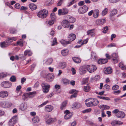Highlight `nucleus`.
Listing matches in <instances>:
<instances>
[{"mask_svg":"<svg viewBox=\"0 0 126 126\" xmlns=\"http://www.w3.org/2000/svg\"><path fill=\"white\" fill-rule=\"evenodd\" d=\"M119 65L120 68L122 70H126V67L124 65L123 62H120L119 64Z\"/></svg>","mask_w":126,"mask_h":126,"instance_id":"obj_40","label":"nucleus"},{"mask_svg":"<svg viewBox=\"0 0 126 126\" xmlns=\"http://www.w3.org/2000/svg\"><path fill=\"white\" fill-rule=\"evenodd\" d=\"M12 105L11 102L2 101L0 102V105L4 108H9Z\"/></svg>","mask_w":126,"mask_h":126,"instance_id":"obj_9","label":"nucleus"},{"mask_svg":"<svg viewBox=\"0 0 126 126\" xmlns=\"http://www.w3.org/2000/svg\"><path fill=\"white\" fill-rule=\"evenodd\" d=\"M41 86L44 93H46L48 92L50 87V86L49 84L47 83H43L42 84Z\"/></svg>","mask_w":126,"mask_h":126,"instance_id":"obj_4","label":"nucleus"},{"mask_svg":"<svg viewBox=\"0 0 126 126\" xmlns=\"http://www.w3.org/2000/svg\"><path fill=\"white\" fill-rule=\"evenodd\" d=\"M29 6L30 9L32 11L36 10L37 8V6L33 3L29 4Z\"/></svg>","mask_w":126,"mask_h":126,"instance_id":"obj_29","label":"nucleus"},{"mask_svg":"<svg viewBox=\"0 0 126 126\" xmlns=\"http://www.w3.org/2000/svg\"><path fill=\"white\" fill-rule=\"evenodd\" d=\"M10 44L7 40L0 43V46L2 48H4L7 47Z\"/></svg>","mask_w":126,"mask_h":126,"instance_id":"obj_22","label":"nucleus"},{"mask_svg":"<svg viewBox=\"0 0 126 126\" xmlns=\"http://www.w3.org/2000/svg\"><path fill=\"white\" fill-rule=\"evenodd\" d=\"M27 108V104L25 103H22L20 105L19 109L21 110H24Z\"/></svg>","mask_w":126,"mask_h":126,"instance_id":"obj_24","label":"nucleus"},{"mask_svg":"<svg viewBox=\"0 0 126 126\" xmlns=\"http://www.w3.org/2000/svg\"><path fill=\"white\" fill-rule=\"evenodd\" d=\"M32 121L34 123H37L39 121V119L38 117L35 116L32 119Z\"/></svg>","mask_w":126,"mask_h":126,"instance_id":"obj_44","label":"nucleus"},{"mask_svg":"<svg viewBox=\"0 0 126 126\" xmlns=\"http://www.w3.org/2000/svg\"><path fill=\"white\" fill-rule=\"evenodd\" d=\"M60 43L63 46H65L68 44L71 43V42L69 41H67L64 40H62L60 41Z\"/></svg>","mask_w":126,"mask_h":126,"instance_id":"obj_31","label":"nucleus"},{"mask_svg":"<svg viewBox=\"0 0 126 126\" xmlns=\"http://www.w3.org/2000/svg\"><path fill=\"white\" fill-rule=\"evenodd\" d=\"M104 88L107 91H109L110 89V86L108 84H106L104 85Z\"/></svg>","mask_w":126,"mask_h":126,"instance_id":"obj_55","label":"nucleus"},{"mask_svg":"<svg viewBox=\"0 0 126 126\" xmlns=\"http://www.w3.org/2000/svg\"><path fill=\"white\" fill-rule=\"evenodd\" d=\"M68 12V10L66 8H63L62 9H60L58 10V14L59 16L62 15H64L67 14Z\"/></svg>","mask_w":126,"mask_h":126,"instance_id":"obj_7","label":"nucleus"},{"mask_svg":"<svg viewBox=\"0 0 126 126\" xmlns=\"http://www.w3.org/2000/svg\"><path fill=\"white\" fill-rule=\"evenodd\" d=\"M108 9L107 8H106L102 12V16H104L106 15L108 13Z\"/></svg>","mask_w":126,"mask_h":126,"instance_id":"obj_45","label":"nucleus"},{"mask_svg":"<svg viewBox=\"0 0 126 126\" xmlns=\"http://www.w3.org/2000/svg\"><path fill=\"white\" fill-rule=\"evenodd\" d=\"M48 15V10L46 9H44L41 10L38 12L37 16L39 18L43 19L46 18Z\"/></svg>","mask_w":126,"mask_h":126,"instance_id":"obj_2","label":"nucleus"},{"mask_svg":"<svg viewBox=\"0 0 126 126\" xmlns=\"http://www.w3.org/2000/svg\"><path fill=\"white\" fill-rule=\"evenodd\" d=\"M88 9V8L87 6L84 5L82 7H79L78 11L80 14H82L86 12Z\"/></svg>","mask_w":126,"mask_h":126,"instance_id":"obj_5","label":"nucleus"},{"mask_svg":"<svg viewBox=\"0 0 126 126\" xmlns=\"http://www.w3.org/2000/svg\"><path fill=\"white\" fill-rule=\"evenodd\" d=\"M77 1V0H72L70 2L68 3L67 5L68 7H69L74 3L76 2Z\"/></svg>","mask_w":126,"mask_h":126,"instance_id":"obj_46","label":"nucleus"},{"mask_svg":"<svg viewBox=\"0 0 126 126\" xmlns=\"http://www.w3.org/2000/svg\"><path fill=\"white\" fill-rule=\"evenodd\" d=\"M119 88V86L118 85H113L112 88V89L113 90H117Z\"/></svg>","mask_w":126,"mask_h":126,"instance_id":"obj_52","label":"nucleus"},{"mask_svg":"<svg viewBox=\"0 0 126 126\" xmlns=\"http://www.w3.org/2000/svg\"><path fill=\"white\" fill-rule=\"evenodd\" d=\"M105 21L104 19H100L97 20L96 21V23L97 25H102L105 23Z\"/></svg>","mask_w":126,"mask_h":126,"instance_id":"obj_19","label":"nucleus"},{"mask_svg":"<svg viewBox=\"0 0 126 126\" xmlns=\"http://www.w3.org/2000/svg\"><path fill=\"white\" fill-rule=\"evenodd\" d=\"M89 124L91 125L92 126H96V125L94 123L92 122H90L89 123Z\"/></svg>","mask_w":126,"mask_h":126,"instance_id":"obj_64","label":"nucleus"},{"mask_svg":"<svg viewBox=\"0 0 126 126\" xmlns=\"http://www.w3.org/2000/svg\"><path fill=\"white\" fill-rule=\"evenodd\" d=\"M62 81L64 84H67L69 82L68 80L67 79H63L62 80Z\"/></svg>","mask_w":126,"mask_h":126,"instance_id":"obj_59","label":"nucleus"},{"mask_svg":"<svg viewBox=\"0 0 126 126\" xmlns=\"http://www.w3.org/2000/svg\"><path fill=\"white\" fill-rule=\"evenodd\" d=\"M77 94V92H75L74 93L71 95L70 96V98H73L74 97L75 98L76 97V94Z\"/></svg>","mask_w":126,"mask_h":126,"instance_id":"obj_58","label":"nucleus"},{"mask_svg":"<svg viewBox=\"0 0 126 126\" xmlns=\"http://www.w3.org/2000/svg\"><path fill=\"white\" fill-rule=\"evenodd\" d=\"M67 20L69 23H73L76 21V19L73 17L70 16L68 15L67 16Z\"/></svg>","mask_w":126,"mask_h":126,"instance_id":"obj_16","label":"nucleus"},{"mask_svg":"<svg viewBox=\"0 0 126 126\" xmlns=\"http://www.w3.org/2000/svg\"><path fill=\"white\" fill-rule=\"evenodd\" d=\"M111 125L113 126H119L123 124V122L117 120H114L111 123Z\"/></svg>","mask_w":126,"mask_h":126,"instance_id":"obj_18","label":"nucleus"},{"mask_svg":"<svg viewBox=\"0 0 126 126\" xmlns=\"http://www.w3.org/2000/svg\"><path fill=\"white\" fill-rule=\"evenodd\" d=\"M17 44L20 46H23V41L22 40L20 39L19 41L17 42Z\"/></svg>","mask_w":126,"mask_h":126,"instance_id":"obj_48","label":"nucleus"},{"mask_svg":"<svg viewBox=\"0 0 126 126\" xmlns=\"http://www.w3.org/2000/svg\"><path fill=\"white\" fill-rule=\"evenodd\" d=\"M53 61L52 59L51 58H48L44 61V62L47 64H50Z\"/></svg>","mask_w":126,"mask_h":126,"instance_id":"obj_32","label":"nucleus"},{"mask_svg":"<svg viewBox=\"0 0 126 126\" xmlns=\"http://www.w3.org/2000/svg\"><path fill=\"white\" fill-rule=\"evenodd\" d=\"M69 50L67 49L62 50L61 51V54L64 56L67 55L69 52Z\"/></svg>","mask_w":126,"mask_h":126,"instance_id":"obj_34","label":"nucleus"},{"mask_svg":"<svg viewBox=\"0 0 126 126\" xmlns=\"http://www.w3.org/2000/svg\"><path fill=\"white\" fill-rule=\"evenodd\" d=\"M86 68L84 66L80 67L79 69V72L80 75H82L85 74L86 72Z\"/></svg>","mask_w":126,"mask_h":126,"instance_id":"obj_17","label":"nucleus"},{"mask_svg":"<svg viewBox=\"0 0 126 126\" xmlns=\"http://www.w3.org/2000/svg\"><path fill=\"white\" fill-rule=\"evenodd\" d=\"M32 54V52L30 50H27L24 52V55L25 56L28 54L29 56H31Z\"/></svg>","mask_w":126,"mask_h":126,"instance_id":"obj_41","label":"nucleus"},{"mask_svg":"<svg viewBox=\"0 0 126 126\" xmlns=\"http://www.w3.org/2000/svg\"><path fill=\"white\" fill-rule=\"evenodd\" d=\"M64 112V113H66L64 116V118L65 119H68L70 118L72 116V114L70 113L69 111L67 110H66Z\"/></svg>","mask_w":126,"mask_h":126,"instance_id":"obj_14","label":"nucleus"},{"mask_svg":"<svg viewBox=\"0 0 126 126\" xmlns=\"http://www.w3.org/2000/svg\"><path fill=\"white\" fill-rule=\"evenodd\" d=\"M111 57L112 58V61L114 63H117L118 61V56L116 53H113L111 55Z\"/></svg>","mask_w":126,"mask_h":126,"instance_id":"obj_10","label":"nucleus"},{"mask_svg":"<svg viewBox=\"0 0 126 126\" xmlns=\"http://www.w3.org/2000/svg\"><path fill=\"white\" fill-rule=\"evenodd\" d=\"M45 110L47 112L51 111L53 109L52 106L50 105H47L45 107Z\"/></svg>","mask_w":126,"mask_h":126,"instance_id":"obj_25","label":"nucleus"},{"mask_svg":"<svg viewBox=\"0 0 126 126\" xmlns=\"http://www.w3.org/2000/svg\"><path fill=\"white\" fill-rule=\"evenodd\" d=\"M98 97L100 99H103L106 100H110V98L108 97L101 96H98Z\"/></svg>","mask_w":126,"mask_h":126,"instance_id":"obj_47","label":"nucleus"},{"mask_svg":"<svg viewBox=\"0 0 126 126\" xmlns=\"http://www.w3.org/2000/svg\"><path fill=\"white\" fill-rule=\"evenodd\" d=\"M56 121V118H51L48 119L46 122L47 124H49Z\"/></svg>","mask_w":126,"mask_h":126,"instance_id":"obj_26","label":"nucleus"},{"mask_svg":"<svg viewBox=\"0 0 126 126\" xmlns=\"http://www.w3.org/2000/svg\"><path fill=\"white\" fill-rule=\"evenodd\" d=\"M68 38H69V40H70V41L71 42L75 40L76 38V35L74 34H71L69 35Z\"/></svg>","mask_w":126,"mask_h":126,"instance_id":"obj_30","label":"nucleus"},{"mask_svg":"<svg viewBox=\"0 0 126 126\" xmlns=\"http://www.w3.org/2000/svg\"><path fill=\"white\" fill-rule=\"evenodd\" d=\"M16 118V116H14L9 120L8 123L9 126H13L15 125L17 121Z\"/></svg>","mask_w":126,"mask_h":126,"instance_id":"obj_8","label":"nucleus"},{"mask_svg":"<svg viewBox=\"0 0 126 126\" xmlns=\"http://www.w3.org/2000/svg\"><path fill=\"white\" fill-rule=\"evenodd\" d=\"M117 11L116 10H113L111 12L110 16L111 19L112 16H114L116 15L117 13Z\"/></svg>","mask_w":126,"mask_h":126,"instance_id":"obj_37","label":"nucleus"},{"mask_svg":"<svg viewBox=\"0 0 126 126\" xmlns=\"http://www.w3.org/2000/svg\"><path fill=\"white\" fill-rule=\"evenodd\" d=\"M91 110V109L89 108L85 110L82 111V112L86 113L88 112H90Z\"/></svg>","mask_w":126,"mask_h":126,"instance_id":"obj_57","label":"nucleus"},{"mask_svg":"<svg viewBox=\"0 0 126 126\" xmlns=\"http://www.w3.org/2000/svg\"><path fill=\"white\" fill-rule=\"evenodd\" d=\"M87 70L90 73L93 72L97 68L95 65H87L86 67Z\"/></svg>","mask_w":126,"mask_h":126,"instance_id":"obj_6","label":"nucleus"},{"mask_svg":"<svg viewBox=\"0 0 126 126\" xmlns=\"http://www.w3.org/2000/svg\"><path fill=\"white\" fill-rule=\"evenodd\" d=\"M10 80L12 82H15L16 80V78L15 76H13L10 78Z\"/></svg>","mask_w":126,"mask_h":126,"instance_id":"obj_51","label":"nucleus"},{"mask_svg":"<svg viewBox=\"0 0 126 126\" xmlns=\"http://www.w3.org/2000/svg\"><path fill=\"white\" fill-rule=\"evenodd\" d=\"M71 71L73 75H74L76 73V70L74 68H72Z\"/></svg>","mask_w":126,"mask_h":126,"instance_id":"obj_61","label":"nucleus"},{"mask_svg":"<svg viewBox=\"0 0 126 126\" xmlns=\"http://www.w3.org/2000/svg\"><path fill=\"white\" fill-rule=\"evenodd\" d=\"M84 1H79L78 3V5L79 6H81L84 5Z\"/></svg>","mask_w":126,"mask_h":126,"instance_id":"obj_63","label":"nucleus"},{"mask_svg":"<svg viewBox=\"0 0 126 126\" xmlns=\"http://www.w3.org/2000/svg\"><path fill=\"white\" fill-rule=\"evenodd\" d=\"M112 69L111 67H108L104 71V73L106 74H109L112 72Z\"/></svg>","mask_w":126,"mask_h":126,"instance_id":"obj_36","label":"nucleus"},{"mask_svg":"<svg viewBox=\"0 0 126 126\" xmlns=\"http://www.w3.org/2000/svg\"><path fill=\"white\" fill-rule=\"evenodd\" d=\"M63 0H60L57 3L58 6H60L62 3Z\"/></svg>","mask_w":126,"mask_h":126,"instance_id":"obj_62","label":"nucleus"},{"mask_svg":"<svg viewBox=\"0 0 126 126\" xmlns=\"http://www.w3.org/2000/svg\"><path fill=\"white\" fill-rule=\"evenodd\" d=\"M62 26L64 28H67L69 26V23L67 20H64L62 22Z\"/></svg>","mask_w":126,"mask_h":126,"instance_id":"obj_15","label":"nucleus"},{"mask_svg":"<svg viewBox=\"0 0 126 126\" xmlns=\"http://www.w3.org/2000/svg\"><path fill=\"white\" fill-rule=\"evenodd\" d=\"M66 65V63L64 62H61L59 65V67L61 69H63L65 68Z\"/></svg>","mask_w":126,"mask_h":126,"instance_id":"obj_28","label":"nucleus"},{"mask_svg":"<svg viewBox=\"0 0 126 126\" xmlns=\"http://www.w3.org/2000/svg\"><path fill=\"white\" fill-rule=\"evenodd\" d=\"M36 94V92L35 91L31 92L25 94V96L27 99L29 98H32L35 96Z\"/></svg>","mask_w":126,"mask_h":126,"instance_id":"obj_12","label":"nucleus"},{"mask_svg":"<svg viewBox=\"0 0 126 126\" xmlns=\"http://www.w3.org/2000/svg\"><path fill=\"white\" fill-rule=\"evenodd\" d=\"M91 56L92 58L95 59H96V54L94 52H93L91 53Z\"/></svg>","mask_w":126,"mask_h":126,"instance_id":"obj_49","label":"nucleus"},{"mask_svg":"<svg viewBox=\"0 0 126 126\" xmlns=\"http://www.w3.org/2000/svg\"><path fill=\"white\" fill-rule=\"evenodd\" d=\"M108 61L107 59H100L98 61V63L100 64H102L106 63Z\"/></svg>","mask_w":126,"mask_h":126,"instance_id":"obj_23","label":"nucleus"},{"mask_svg":"<svg viewBox=\"0 0 126 126\" xmlns=\"http://www.w3.org/2000/svg\"><path fill=\"white\" fill-rule=\"evenodd\" d=\"M67 100H65L64 101L61 105L60 108L62 110L65 109L67 104Z\"/></svg>","mask_w":126,"mask_h":126,"instance_id":"obj_33","label":"nucleus"},{"mask_svg":"<svg viewBox=\"0 0 126 126\" xmlns=\"http://www.w3.org/2000/svg\"><path fill=\"white\" fill-rule=\"evenodd\" d=\"M105 105H100L99 107V108H100L102 110H105Z\"/></svg>","mask_w":126,"mask_h":126,"instance_id":"obj_60","label":"nucleus"},{"mask_svg":"<svg viewBox=\"0 0 126 126\" xmlns=\"http://www.w3.org/2000/svg\"><path fill=\"white\" fill-rule=\"evenodd\" d=\"M46 78L48 81H51L53 79L54 75L52 74H48L46 76Z\"/></svg>","mask_w":126,"mask_h":126,"instance_id":"obj_13","label":"nucleus"},{"mask_svg":"<svg viewBox=\"0 0 126 126\" xmlns=\"http://www.w3.org/2000/svg\"><path fill=\"white\" fill-rule=\"evenodd\" d=\"M88 78L84 79L82 82V84H84L88 82Z\"/></svg>","mask_w":126,"mask_h":126,"instance_id":"obj_53","label":"nucleus"},{"mask_svg":"<svg viewBox=\"0 0 126 126\" xmlns=\"http://www.w3.org/2000/svg\"><path fill=\"white\" fill-rule=\"evenodd\" d=\"M99 15V11L98 10L96 9L94 11L93 16L94 18H97Z\"/></svg>","mask_w":126,"mask_h":126,"instance_id":"obj_27","label":"nucleus"},{"mask_svg":"<svg viewBox=\"0 0 126 126\" xmlns=\"http://www.w3.org/2000/svg\"><path fill=\"white\" fill-rule=\"evenodd\" d=\"M94 29H93L88 31L87 32V34L89 36H91L92 37L94 36L95 35V32L94 31Z\"/></svg>","mask_w":126,"mask_h":126,"instance_id":"obj_21","label":"nucleus"},{"mask_svg":"<svg viewBox=\"0 0 126 126\" xmlns=\"http://www.w3.org/2000/svg\"><path fill=\"white\" fill-rule=\"evenodd\" d=\"M90 101L88 103H86V105L88 107H92L95 106L97 105L99 103L98 101L96 99L90 98L87 99L85 102Z\"/></svg>","mask_w":126,"mask_h":126,"instance_id":"obj_1","label":"nucleus"},{"mask_svg":"<svg viewBox=\"0 0 126 126\" xmlns=\"http://www.w3.org/2000/svg\"><path fill=\"white\" fill-rule=\"evenodd\" d=\"M72 59L76 63H79L81 62L80 59L78 57H73Z\"/></svg>","mask_w":126,"mask_h":126,"instance_id":"obj_39","label":"nucleus"},{"mask_svg":"<svg viewBox=\"0 0 126 126\" xmlns=\"http://www.w3.org/2000/svg\"><path fill=\"white\" fill-rule=\"evenodd\" d=\"M113 114L118 118H123L125 117L126 114L123 111H120L117 109H115L112 111Z\"/></svg>","mask_w":126,"mask_h":126,"instance_id":"obj_3","label":"nucleus"},{"mask_svg":"<svg viewBox=\"0 0 126 126\" xmlns=\"http://www.w3.org/2000/svg\"><path fill=\"white\" fill-rule=\"evenodd\" d=\"M10 32L11 33L14 34L16 32V31L14 29H11L10 30Z\"/></svg>","mask_w":126,"mask_h":126,"instance_id":"obj_56","label":"nucleus"},{"mask_svg":"<svg viewBox=\"0 0 126 126\" xmlns=\"http://www.w3.org/2000/svg\"><path fill=\"white\" fill-rule=\"evenodd\" d=\"M8 94L6 91H1L0 92V97L2 98H4L7 96Z\"/></svg>","mask_w":126,"mask_h":126,"instance_id":"obj_20","label":"nucleus"},{"mask_svg":"<svg viewBox=\"0 0 126 126\" xmlns=\"http://www.w3.org/2000/svg\"><path fill=\"white\" fill-rule=\"evenodd\" d=\"M48 102V100H47L45 102H44V103H42L41 105H40L38 106V107L39 108L43 106H44L45 105H46V104H47Z\"/></svg>","mask_w":126,"mask_h":126,"instance_id":"obj_54","label":"nucleus"},{"mask_svg":"<svg viewBox=\"0 0 126 126\" xmlns=\"http://www.w3.org/2000/svg\"><path fill=\"white\" fill-rule=\"evenodd\" d=\"M54 22L52 20H47L46 21V23L48 26H51L54 24Z\"/></svg>","mask_w":126,"mask_h":126,"instance_id":"obj_42","label":"nucleus"},{"mask_svg":"<svg viewBox=\"0 0 126 126\" xmlns=\"http://www.w3.org/2000/svg\"><path fill=\"white\" fill-rule=\"evenodd\" d=\"M90 90V87L88 85L86 86H84V90L86 92H89Z\"/></svg>","mask_w":126,"mask_h":126,"instance_id":"obj_43","label":"nucleus"},{"mask_svg":"<svg viewBox=\"0 0 126 126\" xmlns=\"http://www.w3.org/2000/svg\"><path fill=\"white\" fill-rule=\"evenodd\" d=\"M57 44V42L56 38H54L52 41V44H51L52 46H54L55 45Z\"/></svg>","mask_w":126,"mask_h":126,"instance_id":"obj_50","label":"nucleus"},{"mask_svg":"<svg viewBox=\"0 0 126 126\" xmlns=\"http://www.w3.org/2000/svg\"><path fill=\"white\" fill-rule=\"evenodd\" d=\"M16 38L14 37H8L7 41L10 44L12 42L16 40Z\"/></svg>","mask_w":126,"mask_h":126,"instance_id":"obj_35","label":"nucleus"},{"mask_svg":"<svg viewBox=\"0 0 126 126\" xmlns=\"http://www.w3.org/2000/svg\"><path fill=\"white\" fill-rule=\"evenodd\" d=\"M1 86L5 88H9L12 86V83L9 81H5L2 82Z\"/></svg>","mask_w":126,"mask_h":126,"instance_id":"obj_11","label":"nucleus"},{"mask_svg":"<svg viewBox=\"0 0 126 126\" xmlns=\"http://www.w3.org/2000/svg\"><path fill=\"white\" fill-rule=\"evenodd\" d=\"M51 19L52 21L55 22L57 19V17L54 13H51L50 15Z\"/></svg>","mask_w":126,"mask_h":126,"instance_id":"obj_38","label":"nucleus"}]
</instances>
